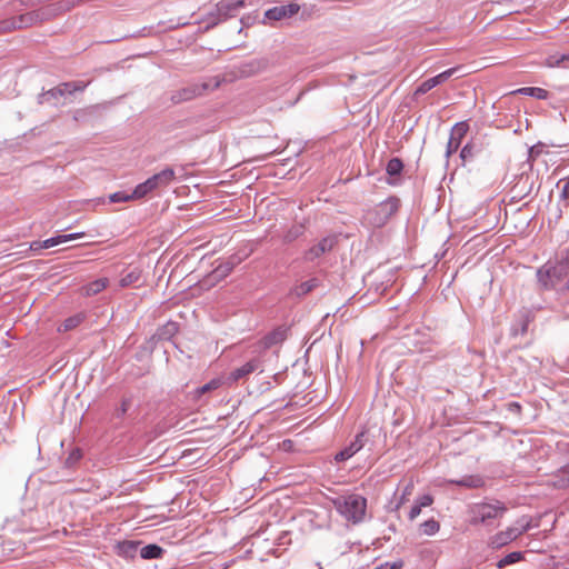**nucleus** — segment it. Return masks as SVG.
Segmentation results:
<instances>
[{
  "mask_svg": "<svg viewBox=\"0 0 569 569\" xmlns=\"http://www.w3.org/2000/svg\"><path fill=\"white\" fill-rule=\"evenodd\" d=\"M109 200H110V202H126V201L133 200V198L131 197V193H126V192L119 191V192H114V193L110 194Z\"/></svg>",
  "mask_w": 569,
  "mask_h": 569,
  "instance_id": "obj_39",
  "label": "nucleus"
},
{
  "mask_svg": "<svg viewBox=\"0 0 569 569\" xmlns=\"http://www.w3.org/2000/svg\"><path fill=\"white\" fill-rule=\"evenodd\" d=\"M176 179V172L172 168L167 167L152 177L148 178V182L151 183L153 191L168 187Z\"/></svg>",
  "mask_w": 569,
  "mask_h": 569,
  "instance_id": "obj_14",
  "label": "nucleus"
},
{
  "mask_svg": "<svg viewBox=\"0 0 569 569\" xmlns=\"http://www.w3.org/2000/svg\"><path fill=\"white\" fill-rule=\"evenodd\" d=\"M512 94H522L533 97L539 100H546L549 97V92L546 89L538 87H523L511 92Z\"/></svg>",
  "mask_w": 569,
  "mask_h": 569,
  "instance_id": "obj_17",
  "label": "nucleus"
},
{
  "mask_svg": "<svg viewBox=\"0 0 569 569\" xmlns=\"http://www.w3.org/2000/svg\"><path fill=\"white\" fill-rule=\"evenodd\" d=\"M163 549L154 543L147 545L141 548L140 556L142 559H158L161 558Z\"/></svg>",
  "mask_w": 569,
  "mask_h": 569,
  "instance_id": "obj_23",
  "label": "nucleus"
},
{
  "mask_svg": "<svg viewBox=\"0 0 569 569\" xmlns=\"http://www.w3.org/2000/svg\"><path fill=\"white\" fill-rule=\"evenodd\" d=\"M233 264H234L233 262H231V263L228 262L224 270H216L214 272H216V274H218L220 277H223V276L228 274L231 271Z\"/></svg>",
  "mask_w": 569,
  "mask_h": 569,
  "instance_id": "obj_49",
  "label": "nucleus"
},
{
  "mask_svg": "<svg viewBox=\"0 0 569 569\" xmlns=\"http://www.w3.org/2000/svg\"><path fill=\"white\" fill-rule=\"evenodd\" d=\"M562 181H565V184H563L562 191H561V199L565 201H568L569 200V177L567 179H563Z\"/></svg>",
  "mask_w": 569,
  "mask_h": 569,
  "instance_id": "obj_45",
  "label": "nucleus"
},
{
  "mask_svg": "<svg viewBox=\"0 0 569 569\" xmlns=\"http://www.w3.org/2000/svg\"><path fill=\"white\" fill-rule=\"evenodd\" d=\"M432 502H433V498L430 495H425L417 500V503L420 506V508L428 507V506L432 505Z\"/></svg>",
  "mask_w": 569,
  "mask_h": 569,
  "instance_id": "obj_42",
  "label": "nucleus"
},
{
  "mask_svg": "<svg viewBox=\"0 0 569 569\" xmlns=\"http://www.w3.org/2000/svg\"><path fill=\"white\" fill-rule=\"evenodd\" d=\"M392 204H393V212H395L398 209V207L400 206V200L398 198L393 197Z\"/></svg>",
  "mask_w": 569,
  "mask_h": 569,
  "instance_id": "obj_55",
  "label": "nucleus"
},
{
  "mask_svg": "<svg viewBox=\"0 0 569 569\" xmlns=\"http://www.w3.org/2000/svg\"><path fill=\"white\" fill-rule=\"evenodd\" d=\"M66 96L59 86L48 90L47 92L39 96V103L49 102L51 100H58Z\"/></svg>",
  "mask_w": 569,
  "mask_h": 569,
  "instance_id": "obj_31",
  "label": "nucleus"
},
{
  "mask_svg": "<svg viewBox=\"0 0 569 569\" xmlns=\"http://www.w3.org/2000/svg\"><path fill=\"white\" fill-rule=\"evenodd\" d=\"M507 409L510 412H515V413L519 415L521 412V405L519 402H509L507 405Z\"/></svg>",
  "mask_w": 569,
  "mask_h": 569,
  "instance_id": "obj_47",
  "label": "nucleus"
},
{
  "mask_svg": "<svg viewBox=\"0 0 569 569\" xmlns=\"http://www.w3.org/2000/svg\"><path fill=\"white\" fill-rule=\"evenodd\" d=\"M223 81L224 77L214 76L202 82L192 83L173 92L171 96V101L173 103H181L192 100L197 97L203 96L208 91L218 89Z\"/></svg>",
  "mask_w": 569,
  "mask_h": 569,
  "instance_id": "obj_2",
  "label": "nucleus"
},
{
  "mask_svg": "<svg viewBox=\"0 0 569 569\" xmlns=\"http://www.w3.org/2000/svg\"><path fill=\"white\" fill-rule=\"evenodd\" d=\"M409 172L410 169L403 163L402 159L393 157V186L400 183L401 176H407Z\"/></svg>",
  "mask_w": 569,
  "mask_h": 569,
  "instance_id": "obj_22",
  "label": "nucleus"
},
{
  "mask_svg": "<svg viewBox=\"0 0 569 569\" xmlns=\"http://www.w3.org/2000/svg\"><path fill=\"white\" fill-rule=\"evenodd\" d=\"M440 529V523L435 519H429L420 525V530L423 535L433 536Z\"/></svg>",
  "mask_w": 569,
  "mask_h": 569,
  "instance_id": "obj_36",
  "label": "nucleus"
},
{
  "mask_svg": "<svg viewBox=\"0 0 569 569\" xmlns=\"http://www.w3.org/2000/svg\"><path fill=\"white\" fill-rule=\"evenodd\" d=\"M528 181V178H526V180L523 181V184H526ZM521 183H522V179H520L512 188V190L516 192L518 189H520L521 187Z\"/></svg>",
  "mask_w": 569,
  "mask_h": 569,
  "instance_id": "obj_53",
  "label": "nucleus"
},
{
  "mask_svg": "<svg viewBox=\"0 0 569 569\" xmlns=\"http://www.w3.org/2000/svg\"><path fill=\"white\" fill-rule=\"evenodd\" d=\"M284 339H286L284 331L276 330V331L269 333L268 336H266L261 340L260 343L262 345L263 349H268V348L272 347L273 345L282 342Z\"/></svg>",
  "mask_w": 569,
  "mask_h": 569,
  "instance_id": "obj_26",
  "label": "nucleus"
},
{
  "mask_svg": "<svg viewBox=\"0 0 569 569\" xmlns=\"http://www.w3.org/2000/svg\"><path fill=\"white\" fill-rule=\"evenodd\" d=\"M421 512V508L420 506L416 502V505H413L409 511V519L410 520H413L416 519Z\"/></svg>",
  "mask_w": 569,
  "mask_h": 569,
  "instance_id": "obj_46",
  "label": "nucleus"
},
{
  "mask_svg": "<svg viewBox=\"0 0 569 569\" xmlns=\"http://www.w3.org/2000/svg\"><path fill=\"white\" fill-rule=\"evenodd\" d=\"M523 559V553L520 552V551H513V552H510L508 553L507 556H505L503 558H501L498 562H497V568L498 569H503L505 567L507 566H510V565H513L516 562H519Z\"/></svg>",
  "mask_w": 569,
  "mask_h": 569,
  "instance_id": "obj_27",
  "label": "nucleus"
},
{
  "mask_svg": "<svg viewBox=\"0 0 569 569\" xmlns=\"http://www.w3.org/2000/svg\"><path fill=\"white\" fill-rule=\"evenodd\" d=\"M569 271L566 267L558 263H546L540 269H538L537 277L539 283L545 289H561L567 288Z\"/></svg>",
  "mask_w": 569,
  "mask_h": 569,
  "instance_id": "obj_3",
  "label": "nucleus"
},
{
  "mask_svg": "<svg viewBox=\"0 0 569 569\" xmlns=\"http://www.w3.org/2000/svg\"><path fill=\"white\" fill-rule=\"evenodd\" d=\"M84 233H69L49 238L42 241V248L49 249L60 243L81 238Z\"/></svg>",
  "mask_w": 569,
  "mask_h": 569,
  "instance_id": "obj_19",
  "label": "nucleus"
},
{
  "mask_svg": "<svg viewBox=\"0 0 569 569\" xmlns=\"http://www.w3.org/2000/svg\"><path fill=\"white\" fill-rule=\"evenodd\" d=\"M303 232H305L303 226L295 224L283 234V242L291 243L295 240H297L299 237H301L303 234Z\"/></svg>",
  "mask_w": 569,
  "mask_h": 569,
  "instance_id": "obj_33",
  "label": "nucleus"
},
{
  "mask_svg": "<svg viewBox=\"0 0 569 569\" xmlns=\"http://www.w3.org/2000/svg\"><path fill=\"white\" fill-rule=\"evenodd\" d=\"M370 431L371 429H368L358 433L356 439L349 446L336 453L335 460L337 462H342L353 457L365 446V442L367 441L366 437Z\"/></svg>",
  "mask_w": 569,
  "mask_h": 569,
  "instance_id": "obj_9",
  "label": "nucleus"
},
{
  "mask_svg": "<svg viewBox=\"0 0 569 569\" xmlns=\"http://www.w3.org/2000/svg\"><path fill=\"white\" fill-rule=\"evenodd\" d=\"M403 566V562L401 560L393 561V569H401Z\"/></svg>",
  "mask_w": 569,
  "mask_h": 569,
  "instance_id": "obj_56",
  "label": "nucleus"
},
{
  "mask_svg": "<svg viewBox=\"0 0 569 569\" xmlns=\"http://www.w3.org/2000/svg\"><path fill=\"white\" fill-rule=\"evenodd\" d=\"M139 542L124 540L117 546V553L121 557L133 559L137 555Z\"/></svg>",
  "mask_w": 569,
  "mask_h": 569,
  "instance_id": "obj_16",
  "label": "nucleus"
},
{
  "mask_svg": "<svg viewBox=\"0 0 569 569\" xmlns=\"http://www.w3.org/2000/svg\"><path fill=\"white\" fill-rule=\"evenodd\" d=\"M130 406H131V401L129 399H123L121 402V406L117 412V416L118 417L124 416L127 413V411L129 410Z\"/></svg>",
  "mask_w": 569,
  "mask_h": 569,
  "instance_id": "obj_43",
  "label": "nucleus"
},
{
  "mask_svg": "<svg viewBox=\"0 0 569 569\" xmlns=\"http://www.w3.org/2000/svg\"><path fill=\"white\" fill-rule=\"evenodd\" d=\"M222 385V379L221 378H214L212 380H210L209 382H207L206 385H203L202 387L200 388H197L193 392V397L194 399H200L203 395H207L213 390H217L218 388H220Z\"/></svg>",
  "mask_w": 569,
  "mask_h": 569,
  "instance_id": "obj_21",
  "label": "nucleus"
},
{
  "mask_svg": "<svg viewBox=\"0 0 569 569\" xmlns=\"http://www.w3.org/2000/svg\"><path fill=\"white\" fill-rule=\"evenodd\" d=\"M507 508L501 501L496 500L493 503H477L471 509V523H490L493 519L502 517Z\"/></svg>",
  "mask_w": 569,
  "mask_h": 569,
  "instance_id": "obj_4",
  "label": "nucleus"
},
{
  "mask_svg": "<svg viewBox=\"0 0 569 569\" xmlns=\"http://www.w3.org/2000/svg\"><path fill=\"white\" fill-rule=\"evenodd\" d=\"M16 30L22 28H29L37 24V16H34L33 11L20 14L18 17H13Z\"/></svg>",
  "mask_w": 569,
  "mask_h": 569,
  "instance_id": "obj_20",
  "label": "nucleus"
},
{
  "mask_svg": "<svg viewBox=\"0 0 569 569\" xmlns=\"http://www.w3.org/2000/svg\"><path fill=\"white\" fill-rule=\"evenodd\" d=\"M41 249H43L42 248V241H33L30 244V250H32V251H38V250H41Z\"/></svg>",
  "mask_w": 569,
  "mask_h": 569,
  "instance_id": "obj_52",
  "label": "nucleus"
},
{
  "mask_svg": "<svg viewBox=\"0 0 569 569\" xmlns=\"http://www.w3.org/2000/svg\"><path fill=\"white\" fill-rule=\"evenodd\" d=\"M166 328L168 329V332H174L177 330L176 323H168Z\"/></svg>",
  "mask_w": 569,
  "mask_h": 569,
  "instance_id": "obj_54",
  "label": "nucleus"
},
{
  "mask_svg": "<svg viewBox=\"0 0 569 569\" xmlns=\"http://www.w3.org/2000/svg\"><path fill=\"white\" fill-rule=\"evenodd\" d=\"M150 184L151 183H149L148 180H146L142 183H139L131 192V197L133 198V200L142 199L150 194L151 192H153Z\"/></svg>",
  "mask_w": 569,
  "mask_h": 569,
  "instance_id": "obj_32",
  "label": "nucleus"
},
{
  "mask_svg": "<svg viewBox=\"0 0 569 569\" xmlns=\"http://www.w3.org/2000/svg\"><path fill=\"white\" fill-rule=\"evenodd\" d=\"M261 366H262V362L258 357L252 358L251 360L247 361L241 367L233 369L230 372L228 380L230 383H232V382H237L241 379H246L249 375H251L256 370L261 369Z\"/></svg>",
  "mask_w": 569,
  "mask_h": 569,
  "instance_id": "obj_13",
  "label": "nucleus"
},
{
  "mask_svg": "<svg viewBox=\"0 0 569 569\" xmlns=\"http://www.w3.org/2000/svg\"><path fill=\"white\" fill-rule=\"evenodd\" d=\"M317 286L318 280L316 278H312L296 286L292 290V293L297 297H302L311 292Z\"/></svg>",
  "mask_w": 569,
  "mask_h": 569,
  "instance_id": "obj_25",
  "label": "nucleus"
},
{
  "mask_svg": "<svg viewBox=\"0 0 569 569\" xmlns=\"http://www.w3.org/2000/svg\"><path fill=\"white\" fill-rule=\"evenodd\" d=\"M81 0H60L56 3H51L44 7H41L37 10H33L34 16H37V22L41 23L44 21H50L58 17L59 14L71 10L74 6L80 3Z\"/></svg>",
  "mask_w": 569,
  "mask_h": 569,
  "instance_id": "obj_6",
  "label": "nucleus"
},
{
  "mask_svg": "<svg viewBox=\"0 0 569 569\" xmlns=\"http://www.w3.org/2000/svg\"><path fill=\"white\" fill-rule=\"evenodd\" d=\"M81 458V452L79 450L72 451L71 455L67 459V463L70 461H77Z\"/></svg>",
  "mask_w": 569,
  "mask_h": 569,
  "instance_id": "obj_50",
  "label": "nucleus"
},
{
  "mask_svg": "<svg viewBox=\"0 0 569 569\" xmlns=\"http://www.w3.org/2000/svg\"><path fill=\"white\" fill-rule=\"evenodd\" d=\"M528 323H529L528 317H523L521 319L520 330L518 331V329H515L513 330V335H518V333L525 335L527 332V330H528Z\"/></svg>",
  "mask_w": 569,
  "mask_h": 569,
  "instance_id": "obj_44",
  "label": "nucleus"
},
{
  "mask_svg": "<svg viewBox=\"0 0 569 569\" xmlns=\"http://www.w3.org/2000/svg\"><path fill=\"white\" fill-rule=\"evenodd\" d=\"M385 167H386L387 182L391 183V159H389L386 162Z\"/></svg>",
  "mask_w": 569,
  "mask_h": 569,
  "instance_id": "obj_51",
  "label": "nucleus"
},
{
  "mask_svg": "<svg viewBox=\"0 0 569 569\" xmlns=\"http://www.w3.org/2000/svg\"><path fill=\"white\" fill-rule=\"evenodd\" d=\"M88 83L83 81H70L60 83L59 87L63 91L64 94H72L77 91H83Z\"/></svg>",
  "mask_w": 569,
  "mask_h": 569,
  "instance_id": "obj_28",
  "label": "nucleus"
},
{
  "mask_svg": "<svg viewBox=\"0 0 569 569\" xmlns=\"http://www.w3.org/2000/svg\"><path fill=\"white\" fill-rule=\"evenodd\" d=\"M562 472H563L566 476H568V479H569V462H568L566 466H563V468H562Z\"/></svg>",
  "mask_w": 569,
  "mask_h": 569,
  "instance_id": "obj_57",
  "label": "nucleus"
},
{
  "mask_svg": "<svg viewBox=\"0 0 569 569\" xmlns=\"http://www.w3.org/2000/svg\"><path fill=\"white\" fill-rule=\"evenodd\" d=\"M244 6L243 0H223L220 1L216 10L213 12H210L208 14V24L206 27V30H209L213 27H216L221 21H226L228 18H231L234 16V13Z\"/></svg>",
  "mask_w": 569,
  "mask_h": 569,
  "instance_id": "obj_5",
  "label": "nucleus"
},
{
  "mask_svg": "<svg viewBox=\"0 0 569 569\" xmlns=\"http://www.w3.org/2000/svg\"><path fill=\"white\" fill-rule=\"evenodd\" d=\"M460 69V67H453V68H450L441 73H439L438 76L436 77H432L430 79H427L426 81H423L418 88L417 90L415 91V94L416 96H420V94H425L427 93L428 91H430L431 89H433L435 87H437L438 84H441L443 82H446L451 76H453L458 70Z\"/></svg>",
  "mask_w": 569,
  "mask_h": 569,
  "instance_id": "obj_12",
  "label": "nucleus"
},
{
  "mask_svg": "<svg viewBox=\"0 0 569 569\" xmlns=\"http://www.w3.org/2000/svg\"><path fill=\"white\" fill-rule=\"evenodd\" d=\"M558 263L566 267V269L569 271V248L566 250L565 254L561 257Z\"/></svg>",
  "mask_w": 569,
  "mask_h": 569,
  "instance_id": "obj_48",
  "label": "nucleus"
},
{
  "mask_svg": "<svg viewBox=\"0 0 569 569\" xmlns=\"http://www.w3.org/2000/svg\"><path fill=\"white\" fill-rule=\"evenodd\" d=\"M387 408H388V402H387V399H386V395L385 393L377 395L375 397V399H373V402H372V409L375 411L383 413L385 411H387Z\"/></svg>",
  "mask_w": 569,
  "mask_h": 569,
  "instance_id": "obj_37",
  "label": "nucleus"
},
{
  "mask_svg": "<svg viewBox=\"0 0 569 569\" xmlns=\"http://www.w3.org/2000/svg\"><path fill=\"white\" fill-rule=\"evenodd\" d=\"M16 30L13 17L0 20V34H4Z\"/></svg>",
  "mask_w": 569,
  "mask_h": 569,
  "instance_id": "obj_38",
  "label": "nucleus"
},
{
  "mask_svg": "<svg viewBox=\"0 0 569 569\" xmlns=\"http://www.w3.org/2000/svg\"><path fill=\"white\" fill-rule=\"evenodd\" d=\"M267 68V59H252L249 61H244L237 67V76L240 78H249L261 73Z\"/></svg>",
  "mask_w": 569,
  "mask_h": 569,
  "instance_id": "obj_11",
  "label": "nucleus"
},
{
  "mask_svg": "<svg viewBox=\"0 0 569 569\" xmlns=\"http://www.w3.org/2000/svg\"><path fill=\"white\" fill-rule=\"evenodd\" d=\"M522 532L523 530L508 528L506 531L498 532L491 538V546L493 548H501L517 539Z\"/></svg>",
  "mask_w": 569,
  "mask_h": 569,
  "instance_id": "obj_15",
  "label": "nucleus"
},
{
  "mask_svg": "<svg viewBox=\"0 0 569 569\" xmlns=\"http://www.w3.org/2000/svg\"><path fill=\"white\" fill-rule=\"evenodd\" d=\"M469 126L466 122H458L453 126L449 141L447 143L446 157H451L460 147L462 139L467 134Z\"/></svg>",
  "mask_w": 569,
  "mask_h": 569,
  "instance_id": "obj_10",
  "label": "nucleus"
},
{
  "mask_svg": "<svg viewBox=\"0 0 569 569\" xmlns=\"http://www.w3.org/2000/svg\"><path fill=\"white\" fill-rule=\"evenodd\" d=\"M141 279V271L138 268L132 269L126 273L120 280L119 284L122 288L137 284Z\"/></svg>",
  "mask_w": 569,
  "mask_h": 569,
  "instance_id": "obj_24",
  "label": "nucleus"
},
{
  "mask_svg": "<svg viewBox=\"0 0 569 569\" xmlns=\"http://www.w3.org/2000/svg\"><path fill=\"white\" fill-rule=\"evenodd\" d=\"M545 144L538 143L529 149V160L535 161L543 151Z\"/></svg>",
  "mask_w": 569,
  "mask_h": 569,
  "instance_id": "obj_40",
  "label": "nucleus"
},
{
  "mask_svg": "<svg viewBox=\"0 0 569 569\" xmlns=\"http://www.w3.org/2000/svg\"><path fill=\"white\" fill-rule=\"evenodd\" d=\"M339 237L337 234H329L321 240H319L316 244L310 247L303 254L306 261H313L327 252H330L338 244Z\"/></svg>",
  "mask_w": 569,
  "mask_h": 569,
  "instance_id": "obj_7",
  "label": "nucleus"
},
{
  "mask_svg": "<svg viewBox=\"0 0 569 569\" xmlns=\"http://www.w3.org/2000/svg\"><path fill=\"white\" fill-rule=\"evenodd\" d=\"M332 502L335 508L349 521L357 523L365 517L367 500L360 495L340 496Z\"/></svg>",
  "mask_w": 569,
  "mask_h": 569,
  "instance_id": "obj_1",
  "label": "nucleus"
},
{
  "mask_svg": "<svg viewBox=\"0 0 569 569\" xmlns=\"http://www.w3.org/2000/svg\"><path fill=\"white\" fill-rule=\"evenodd\" d=\"M300 10V6L291 2L284 6L273 7L264 12V19L269 21H280L296 16Z\"/></svg>",
  "mask_w": 569,
  "mask_h": 569,
  "instance_id": "obj_8",
  "label": "nucleus"
},
{
  "mask_svg": "<svg viewBox=\"0 0 569 569\" xmlns=\"http://www.w3.org/2000/svg\"><path fill=\"white\" fill-rule=\"evenodd\" d=\"M569 54L555 53L546 59L548 67H568Z\"/></svg>",
  "mask_w": 569,
  "mask_h": 569,
  "instance_id": "obj_29",
  "label": "nucleus"
},
{
  "mask_svg": "<svg viewBox=\"0 0 569 569\" xmlns=\"http://www.w3.org/2000/svg\"><path fill=\"white\" fill-rule=\"evenodd\" d=\"M449 483L457 485L465 488H480L483 486V480L480 476H465L459 480L451 479Z\"/></svg>",
  "mask_w": 569,
  "mask_h": 569,
  "instance_id": "obj_18",
  "label": "nucleus"
},
{
  "mask_svg": "<svg viewBox=\"0 0 569 569\" xmlns=\"http://www.w3.org/2000/svg\"><path fill=\"white\" fill-rule=\"evenodd\" d=\"M82 320L83 317L81 315L70 317L62 322V325L59 327V331L67 332L69 330H72L77 328L82 322Z\"/></svg>",
  "mask_w": 569,
  "mask_h": 569,
  "instance_id": "obj_35",
  "label": "nucleus"
},
{
  "mask_svg": "<svg viewBox=\"0 0 569 569\" xmlns=\"http://www.w3.org/2000/svg\"><path fill=\"white\" fill-rule=\"evenodd\" d=\"M91 111V108L78 109L73 112V120L81 121L83 120Z\"/></svg>",
  "mask_w": 569,
  "mask_h": 569,
  "instance_id": "obj_41",
  "label": "nucleus"
},
{
  "mask_svg": "<svg viewBox=\"0 0 569 569\" xmlns=\"http://www.w3.org/2000/svg\"><path fill=\"white\" fill-rule=\"evenodd\" d=\"M108 283H109V280L107 278H100V279H97V280L90 282L87 286V295L91 296V295H97V293L101 292L102 290H104L107 288Z\"/></svg>",
  "mask_w": 569,
  "mask_h": 569,
  "instance_id": "obj_34",
  "label": "nucleus"
},
{
  "mask_svg": "<svg viewBox=\"0 0 569 569\" xmlns=\"http://www.w3.org/2000/svg\"><path fill=\"white\" fill-rule=\"evenodd\" d=\"M479 152V148L472 142L467 143L460 151V159L465 164L467 161L472 160Z\"/></svg>",
  "mask_w": 569,
  "mask_h": 569,
  "instance_id": "obj_30",
  "label": "nucleus"
}]
</instances>
